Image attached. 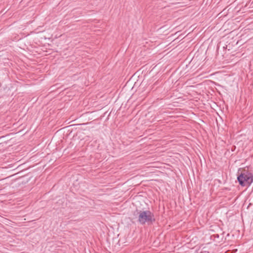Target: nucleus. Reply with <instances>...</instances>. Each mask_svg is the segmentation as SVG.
Segmentation results:
<instances>
[{
    "label": "nucleus",
    "mask_w": 253,
    "mask_h": 253,
    "mask_svg": "<svg viewBox=\"0 0 253 253\" xmlns=\"http://www.w3.org/2000/svg\"><path fill=\"white\" fill-rule=\"evenodd\" d=\"M157 82V81H156L155 82V83L153 85V87H152V89H154V90H156L157 88V84H156Z\"/></svg>",
    "instance_id": "nucleus-3"
},
{
    "label": "nucleus",
    "mask_w": 253,
    "mask_h": 253,
    "mask_svg": "<svg viewBox=\"0 0 253 253\" xmlns=\"http://www.w3.org/2000/svg\"><path fill=\"white\" fill-rule=\"evenodd\" d=\"M138 221L141 224L147 223L148 224L152 223L155 221L154 215L150 211H140Z\"/></svg>",
    "instance_id": "nucleus-2"
},
{
    "label": "nucleus",
    "mask_w": 253,
    "mask_h": 253,
    "mask_svg": "<svg viewBox=\"0 0 253 253\" xmlns=\"http://www.w3.org/2000/svg\"><path fill=\"white\" fill-rule=\"evenodd\" d=\"M237 180L242 186H249L253 182V175L247 170H243L241 173L239 172Z\"/></svg>",
    "instance_id": "nucleus-1"
}]
</instances>
